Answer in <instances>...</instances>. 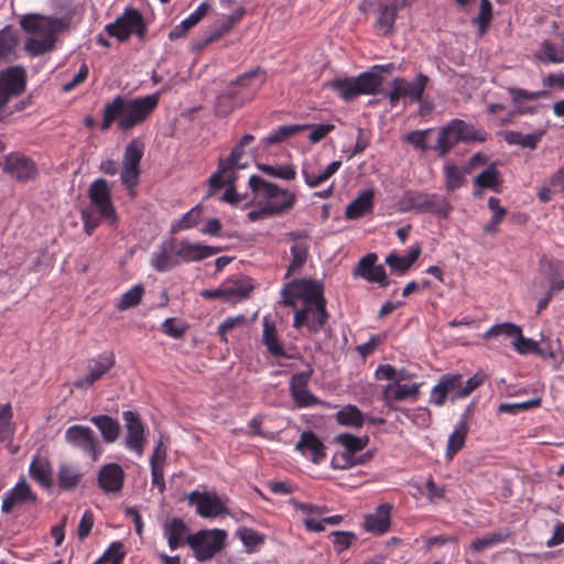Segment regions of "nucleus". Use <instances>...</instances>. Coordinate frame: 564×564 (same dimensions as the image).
Here are the masks:
<instances>
[{"label": "nucleus", "instance_id": "obj_24", "mask_svg": "<svg viewBox=\"0 0 564 564\" xmlns=\"http://www.w3.org/2000/svg\"><path fill=\"white\" fill-rule=\"evenodd\" d=\"M295 449L303 455L311 454V460L314 464H319L326 456L325 445L313 431H304L301 434Z\"/></svg>", "mask_w": 564, "mask_h": 564}, {"label": "nucleus", "instance_id": "obj_38", "mask_svg": "<svg viewBox=\"0 0 564 564\" xmlns=\"http://www.w3.org/2000/svg\"><path fill=\"white\" fill-rule=\"evenodd\" d=\"M508 93L511 96L512 102L514 104L516 112L517 113H533L535 110V107L533 106H523L519 101L521 99H528V100H536L539 98H543L547 96V93L545 90H538V91H528L522 88L517 87H509Z\"/></svg>", "mask_w": 564, "mask_h": 564}, {"label": "nucleus", "instance_id": "obj_35", "mask_svg": "<svg viewBox=\"0 0 564 564\" xmlns=\"http://www.w3.org/2000/svg\"><path fill=\"white\" fill-rule=\"evenodd\" d=\"M245 13L246 9L243 7H239L232 14L226 15L223 19L216 21L213 30L210 31V34L205 40L204 44L212 43L225 33L229 32L232 26L243 18Z\"/></svg>", "mask_w": 564, "mask_h": 564}, {"label": "nucleus", "instance_id": "obj_29", "mask_svg": "<svg viewBox=\"0 0 564 564\" xmlns=\"http://www.w3.org/2000/svg\"><path fill=\"white\" fill-rule=\"evenodd\" d=\"M225 302L237 303L249 296L253 290L252 284L245 279H228L223 283Z\"/></svg>", "mask_w": 564, "mask_h": 564}, {"label": "nucleus", "instance_id": "obj_43", "mask_svg": "<svg viewBox=\"0 0 564 564\" xmlns=\"http://www.w3.org/2000/svg\"><path fill=\"white\" fill-rule=\"evenodd\" d=\"M505 141L510 145H520L522 148L535 149L538 142L543 135V131H534L532 133L523 134L519 131H503L501 132Z\"/></svg>", "mask_w": 564, "mask_h": 564}, {"label": "nucleus", "instance_id": "obj_37", "mask_svg": "<svg viewBox=\"0 0 564 564\" xmlns=\"http://www.w3.org/2000/svg\"><path fill=\"white\" fill-rule=\"evenodd\" d=\"M208 10L209 4L207 2H202L193 13H191L170 32L169 37L171 40H176L185 36L186 33L207 14Z\"/></svg>", "mask_w": 564, "mask_h": 564}, {"label": "nucleus", "instance_id": "obj_22", "mask_svg": "<svg viewBox=\"0 0 564 564\" xmlns=\"http://www.w3.org/2000/svg\"><path fill=\"white\" fill-rule=\"evenodd\" d=\"M123 481V469L116 463L102 466L98 473V484L107 494L119 492L122 489Z\"/></svg>", "mask_w": 564, "mask_h": 564}, {"label": "nucleus", "instance_id": "obj_63", "mask_svg": "<svg viewBox=\"0 0 564 564\" xmlns=\"http://www.w3.org/2000/svg\"><path fill=\"white\" fill-rule=\"evenodd\" d=\"M123 549V544L119 541L112 542L108 549L104 552V554L95 561L93 564H120L126 555Z\"/></svg>", "mask_w": 564, "mask_h": 564}, {"label": "nucleus", "instance_id": "obj_41", "mask_svg": "<svg viewBox=\"0 0 564 564\" xmlns=\"http://www.w3.org/2000/svg\"><path fill=\"white\" fill-rule=\"evenodd\" d=\"M335 419L339 425L359 429L366 422V415L355 404L343 406L336 414Z\"/></svg>", "mask_w": 564, "mask_h": 564}, {"label": "nucleus", "instance_id": "obj_10", "mask_svg": "<svg viewBox=\"0 0 564 564\" xmlns=\"http://www.w3.org/2000/svg\"><path fill=\"white\" fill-rule=\"evenodd\" d=\"M106 31L109 35L123 42L128 40L131 34L143 37L147 32V25L142 14L137 9L128 8L115 22L106 25Z\"/></svg>", "mask_w": 564, "mask_h": 564}, {"label": "nucleus", "instance_id": "obj_46", "mask_svg": "<svg viewBox=\"0 0 564 564\" xmlns=\"http://www.w3.org/2000/svg\"><path fill=\"white\" fill-rule=\"evenodd\" d=\"M307 127V123L280 126L278 129H275L265 138H263L262 142L265 147L283 142L291 138L292 135H295L296 133L306 130Z\"/></svg>", "mask_w": 564, "mask_h": 564}, {"label": "nucleus", "instance_id": "obj_1", "mask_svg": "<svg viewBox=\"0 0 564 564\" xmlns=\"http://www.w3.org/2000/svg\"><path fill=\"white\" fill-rule=\"evenodd\" d=\"M161 98V91L137 98H126L117 95L105 104L100 130L108 131L116 122L122 132L144 123L155 111Z\"/></svg>", "mask_w": 564, "mask_h": 564}, {"label": "nucleus", "instance_id": "obj_54", "mask_svg": "<svg viewBox=\"0 0 564 564\" xmlns=\"http://www.w3.org/2000/svg\"><path fill=\"white\" fill-rule=\"evenodd\" d=\"M469 170L462 171L456 164H447L444 167L445 187L448 192H454L465 183V174Z\"/></svg>", "mask_w": 564, "mask_h": 564}, {"label": "nucleus", "instance_id": "obj_27", "mask_svg": "<svg viewBox=\"0 0 564 564\" xmlns=\"http://www.w3.org/2000/svg\"><path fill=\"white\" fill-rule=\"evenodd\" d=\"M375 191L364 189L360 194L346 206L345 217L347 219H358L373 209Z\"/></svg>", "mask_w": 564, "mask_h": 564}, {"label": "nucleus", "instance_id": "obj_44", "mask_svg": "<svg viewBox=\"0 0 564 564\" xmlns=\"http://www.w3.org/2000/svg\"><path fill=\"white\" fill-rule=\"evenodd\" d=\"M18 43V36L11 25L0 30V64L12 59Z\"/></svg>", "mask_w": 564, "mask_h": 564}, {"label": "nucleus", "instance_id": "obj_15", "mask_svg": "<svg viewBox=\"0 0 564 564\" xmlns=\"http://www.w3.org/2000/svg\"><path fill=\"white\" fill-rule=\"evenodd\" d=\"M378 256L373 252L362 257L352 271V275L364 278L370 283H378L381 288L389 285L386 270L383 265H377Z\"/></svg>", "mask_w": 564, "mask_h": 564}, {"label": "nucleus", "instance_id": "obj_31", "mask_svg": "<svg viewBox=\"0 0 564 564\" xmlns=\"http://www.w3.org/2000/svg\"><path fill=\"white\" fill-rule=\"evenodd\" d=\"M89 421L99 430L102 440L106 443H113L120 435L119 422L107 414L94 415Z\"/></svg>", "mask_w": 564, "mask_h": 564}, {"label": "nucleus", "instance_id": "obj_3", "mask_svg": "<svg viewBox=\"0 0 564 564\" xmlns=\"http://www.w3.org/2000/svg\"><path fill=\"white\" fill-rule=\"evenodd\" d=\"M20 25L26 32L43 34L41 39H28L24 44L30 55L40 56L54 50L57 33L68 28V21L30 13L21 19Z\"/></svg>", "mask_w": 564, "mask_h": 564}, {"label": "nucleus", "instance_id": "obj_56", "mask_svg": "<svg viewBox=\"0 0 564 564\" xmlns=\"http://www.w3.org/2000/svg\"><path fill=\"white\" fill-rule=\"evenodd\" d=\"M144 153V143L141 139H132L124 149L122 164L140 167V162Z\"/></svg>", "mask_w": 564, "mask_h": 564}, {"label": "nucleus", "instance_id": "obj_20", "mask_svg": "<svg viewBox=\"0 0 564 564\" xmlns=\"http://www.w3.org/2000/svg\"><path fill=\"white\" fill-rule=\"evenodd\" d=\"M421 383H400L398 380L393 382H389L382 389V400L390 408L394 409L392 405L393 401H404L411 399L413 401L419 399L420 395Z\"/></svg>", "mask_w": 564, "mask_h": 564}, {"label": "nucleus", "instance_id": "obj_13", "mask_svg": "<svg viewBox=\"0 0 564 564\" xmlns=\"http://www.w3.org/2000/svg\"><path fill=\"white\" fill-rule=\"evenodd\" d=\"M462 375L460 373H445L438 382L432 388L430 395V403L436 406L445 404L447 398L453 402L463 399L462 392Z\"/></svg>", "mask_w": 564, "mask_h": 564}, {"label": "nucleus", "instance_id": "obj_5", "mask_svg": "<svg viewBox=\"0 0 564 564\" xmlns=\"http://www.w3.org/2000/svg\"><path fill=\"white\" fill-rule=\"evenodd\" d=\"M227 532L223 529H203L186 536V544L193 550L195 558L210 561L226 546Z\"/></svg>", "mask_w": 564, "mask_h": 564}, {"label": "nucleus", "instance_id": "obj_60", "mask_svg": "<svg viewBox=\"0 0 564 564\" xmlns=\"http://www.w3.org/2000/svg\"><path fill=\"white\" fill-rule=\"evenodd\" d=\"M508 533L505 532H492L484 535L482 538L476 539L471 542L470 549L474 552H481L488 547L506 542Z\"/></svg>", "mask_w": 564, "mask_h": 564}, {"label": "nucleus", "instance_id": "obj_55", "mask_svg": "<svg viewBox=\"0 0 564 564\" xmlns=\"http://www.w3.org/2000/svg\"><path fill=\"white\" fill-rule=\"evenodd\" d=\"M292 259L288 267L286 278L293 272L299 271L308 258V245L306 242H296L290 249Z\"/></svg>", "mask_w": 564, "mask_h": 564}, {"label": "nucleus", "instance_id": "obj_4", "mask_svg": "<svg viewBox=\"0 0 564 564\" xmlns=\"http://www.w3.org/2000/svg\"><path fill=\"white\" fill-rule=\"evenodd\" d=\"M388 67L389 65H377L371 70L364 72L356 77L330 80L328 86L346 101L360 95H372L377 93L382 84L383 77L380 72L386 70Z\"/></svg>", "mask_w": 564, "mask_h": 564}, {"label": "nucleus", "instance_id": "obj_14", "mask_svg": "<svg viewBox=\"0 0 564 564\" xmlns=\"http://www.w3.org/2000/svg\"><path fill=\"white\" fill-rule=\"evenodd\" d=\"M187 501L196 506V513L202 518H217L229 513L216 492L194 490L187 495Z\"/></svg>", "mask_w": 564, "mask_h": 564}, {"label": "nucleus", "instance_id": "obj_39", "mask_svg": "<svg viewBox=\"0 0 564 564\" xmlns=\"http://www.w3.org/2000/svg\"><path fill=\"white\" fill-rule=\"evenodd\" d=\"M421 253L420 246L412 247L408 254L398 256L397 253H390L386 258V263L390 267L391 270L398 272L399 274L405 273L419 259Z\"/></svg>", "mask_w": 564, "mask_h": 564}, {"label": "nucleus", "instance_id": "obj_7", "mask_svg": "<svg viewBox=\"0 0 564 564\" xmlns=\"http://www.w3.org/2000/svg\"><path fill=\"white\" fill-rule=\"evenodd\" d=\"M282 297L283 303L288 306H295L296 299H301L303 304L327 303L324 296L323 284L312 279L291 281L282 290Z\"/></svg>", "mask_w": 564, "mask_h": 564}, {"label": "nucleus", "instance_id": "obj_21", "mask_svg": "<svg viewBox=\"0 0 564 564\" xmlns=\"http://www.w3.org/2000/svg\"><path fill=\"white\" fill-rule=\"evenodd\" d=\"M115 365V355L111 351L104 352L94 359L93 365L89 367L88 373L75 381V387L87 388L91 387L99 380L106 372H108Z\"/></svg>", "mask_w": 564, "mask_h": 564}, {"label": "nucleus", "instance_id": "obj_19", "mask_svg": "<svg viewBox=\"0 0 564 564\" xmlns=\"http://www.w3.org/2000/svg\"><path fill=\"white\" fill-rule=\"evenodd\" d=\"M264 72L257 67L256 69L238 76L228 87L238 90L240 98H243V101L246 102L254 97L259 87L264 82Z\"/></svg>", "mask_w": 564, "mask_h": 564}, {"label": "nucleus", "instance_id": "obj_12", "mask_svg": "<svg viewBox=\"0 0 564 564\" xmlns=\"http://www.w3.org/2000/svg\"><path fill=\"white\" fill-rule=\"evenodd\" d=\"M122 419L127 431L124 446L141 456L147 443L145 426L141 416L138 412L127 410L122 412Z\"/></svg>", "mask_w": 564, "mask_h": 564}, {"label": "nucleus", "instance_id": "obj_59", "mask_svg": "<svg viewBox=\"0 0 564 564\" xmlns=\"http://www.w3.org/2000/svg\"><path fill=\"white\" fill-rule=\"evenodd\" d=\"M257 167L263 172L264 174L281 178L285 181H292L296 176V172L293 165L285 164V165H270V164H258Z\"/></svg>", "mask_w": 564, "mask_h": 564}, {"label": "nucleus", "instance_id": "obj_18", "mask_svg": "<svg viewBox=\"0 0 564 564\" xmlns=\"http://www.w3.org/2000/svg\"><path fill=\"white\" fill-rule=\"evenodd\" d=\"M177 239L171 238L161 242L158 251L152 254L150 264L158 272H167L181 263L177 252Z\"/></svg>", "mask_w": 564, "mask_h": 564}, {"label": "nucleus", "instance_id": "obj_45", "mask_svg": "<svg viewBox=\"0 0 564 564\" xmlns=\"http://www.w3.org/2000/svg\"><path fill=\"white\" fill-rule=\"evenodd\" d=\"M429 193L419 191H406L398 202L401 212H416L422 213L425 202L429 198Z\"/></svg>", "mask_w": 564, "mask_h": 564}, {"label": "nucleus", "instance_id": "obj_6", "mask_svg": "<svg viewBox=\"0 0 564 564\" xmlns=\"http://www.w3.org/2000/svg\"><path fill=\"white\" fill-rule=\"evenodd\" d=\"M248 184L254 193L256 198L261 199L263 205L273 204L278 206H286L279 213V216L285 214L295 205L296 196L294 193H291L285 188H281L276 184L270 183L259 175H251Z\"/></svg>", "mask_w": 564, "mask_h": 564}, {"label": "nucleus", "instance_id": "obj_58", "mask_svg": "<svg viewBox=\"0 0 564 564\" xmlns=\"http://www.w3.org/2000/svg\"><path fill=\"white\" fill-rule=\"evenodd\" d=\"M236 534L249 553L254 552L259 545L264 543V535L248 527L239 528Z\"/></svg>", "mask_w": 564, "mask_h": 564}, {"label": "nucleus", "instance_id": "obj_52", "mask_svg": "<svg viewBox=\"0 0 564 564\" xmlns=\"http://www.w3.org/2000/svg\"><path fill=\"white\" fill-rule=\"evenodd\" d=\"M335 442L343 445L344 448L356 456V454L367 447L369 436H356L350 433H341L335 437Z\"/></svg>", "mask_w": 564, "mask_h": 564}, {"label": "nucleus", "instance_id": "obj_25", "mask_svg": "<svg viewBox=\"0 0 564 564\" xmlns=\"http://www.w3.org/2000/svg\"><path fill=\"white\" fill-rule=\"evenodd\" d=\"M187 530V524L182 518L174 517L164 522L163 533L171 550H176L186 544V538L184 536Z\"/></svg>", "mask_w": 564, "mask_h": 564}, {"label": "nucleus", "instance_id": "obj_50", "mask_svg": "<svg viewBox=\"0 0 564 564\" xmlns=\"http://www.w3.org/2000/svg\"><path fill=\"white\" fill-rule=\"evenodd\" d=\"M488 207L492 212V216L484 226V232L496 235L499 231V225L503 220L507 210L500 205V199L494 196L489 197Z\"/></svg>", "mask_w": 564, "mask_h": 564}, {"label": "nucleus", "instance_id": "obj_32", "mask_svg": "<svg viewBox=\"0 0 564 564\" xmlns=\"http://www.w3.org/2000/svg\"><path fill=\"white\" fill-rule=\"evenodd\" d=\"M242 167L243 165L241 164H230L227 171H225L224 173H219L218 164L217 171L214 174H212V176L208 180L209 191L207 193V197L213 196L216 189L223 188L224 186L236 185V182L238 180L237 171Z\"/></svg>", "mask_w": 564, "mask_h": 564}, {"label": "nucleus", "instance_id": "obj_36", "mask_svg": "<svg viewBox=\"0 0 564 564\" xmlns=\"http://www.w3.org/2000/svg\"><path fill=\"white\" fill-rule=\"evenodd\" d=\"M462 142L457 128L452 120L446 127L442 128L435 145L440 156H445L457 143Z\"/></svg>", "mask_w": 564, "mask_h": 564}, {"label": "nucleus", "instance_id": "obj_11", "mask_svg": "<svg viewBox=\"0 0 564 564\" xmlns=\"http://www.w3.org/2000/svg\"><path fill=\"white\" fill-rule=\"evenodd\" d=\"M326 304H303L301 308L294 313L293 327H306L310 334H317L325 329V325L329 318Z\"/></svg>", "mask_w": 564, "mask_h": 564}, {"label": "nucleus", "instance_id": "obj_47", "mask_svg": "<svg viewBox=\"0 0 564 564\" xmlns=\"http://www.w3.org/2000/svg\"><path fill=\"white\" fill-rule=\"evenodd\" d=\"M58 486L63 490L75 489L83 478L78 468L68 464H62L58 468Z\"/></svg>", "mask_w": 564, "mask_h": 564}, {"label": "nucleus", "instance_id": "obj_28", "mask_svg": "<svg viewBox=\"0 0 564 564\" xmlns=\"http://www.w3.org/2000/svg\"><path fill=\"white\" fill-rule=\"evenodd\" d=\"M403 3L404 0H379V15L376 24L379 29L384 30V33L392 30L398 10Z\"/></svg>", "mask_w": 564, "mask_h": 564}, {"label": "nucleus", "instance_id": "obj_51", "mask_svg": "<svg viewBox=\"0 0 564 564\" xmlns=\"http://www.w3.org/2000/svg\"><path fill=\"white\" fill-rule=\"evenodd\" d=\"M521 327L517 324L505 322L500 324H495L487 332L484 333V339L497 338L499 336H505L506 338H510L511 341H516L517 337L521 332Z\"/></svg>", "mask_w": 564, "mask_h": 564}, {"label": "nucleus", "instance_id": "obj_30", "mask_svg": "<svg viewBox=\"0 0 564 564\" xmlns=\"http://www.w3.org/2000/svg\"><path fill=\"white\" fill-rule=\"evenodd\" d=\"M469 431V424L464 414L460 420L457 422L454 431L449 435L446 444V457L447 459H453V457L464 447L466 436Z\"/></svg>", "mask_w": 564, "mask_h": 564}, {"label": "nucleus", "instance_id": "obj_64", "mask_svg": "<svg viewBox=\"0 0 564 564\" xmlns=\"http://www.w3.org/2000/svg\"><path fill=\"white\" fill-rule=\"evenodd\" d=\"M540 269L545 274L546 280L564 278V261L562 260L543 257L540 260Z\"/></svg>", "mask_w": 564, "mask_h": 564}, {"label": "nucleus", "instance_id": "obj_8", "mask_svg": "<svg viewBox=\"0 0 564 564\" xmlns=\"http://www.w3.org/2000/svg\"><path fill=\"white\" fill-rule=\"evenodd\" d=\"M64 438L70 447L88 455L93 462H97L102 453L101 444L89 426L70 425L66 429Z\"/></svg>", "mask_w": 564, "mask_h": 564}, {"label": "nucleus", "instance_id": "obj_42", "mask_svg": "<svg viewBox=\"0 0 564 564\" xmlns=\"http://www.w3.org/2000/svg\"><path fill=\"white\" fill-rule=\"evenodd\" d=\"M177 252L181 262H198L205 260L204 245L199 242H191L187 239L177 240Z\"/></svg>", "mask_w": 564, "mask_h": 564}, {"label": "nucleus", "instance_id": "obj_49", "mask_svg": "<svg viewBox=\"0 0 564 564\" xmlns=\"http://www.w3.org/2000/svg\"><path fill=\"white\" fill-rule=\"evenodd\" d=\"M429 77L422 73L417 74L413 82L409 83L403 78L402 91L404 96L410 99L411 102H419L422 99Z\"/></svg>", "mask_w": 564, "mask_h": 564}, {"label": "nucleus", "instance_id": "obj_57", "mask_svg": "<svg viewBox=\"0 0 564 564\" xmlns=\"http://www.w3.org/2000/svg\"><path fill=\"white\" fill-rule=\"evenodd\" d=\"M500 184L499 172L496 165L492 163L478 174L474 180V185L478 188H492L498 192Z\"/></svg>", "mask_w": 564, "mask_h": 564}, {"label": "nucleus", "instance_id": "obj_16", "mask_svg": "<svg viewBox=\"0 0 564 564\" xmlns=\"http://www.w3.org/2000/svg\"><path fill=\"white\" fill-rule=\"evenodd\" d=\"M37 503V496L33 492L24 478L20 479L10 490L3 495L1 511L9 514L15 507Z\"/></svg>", "mask_w": 564, "mask_h": 564}, {"label": "nucleus", "instance_id": "obj_53", "mask_svg": "<svg viewBox=\"0 0 564 564\" xmlns=\"http://www.w3.org/2000/svg\"><path fill=\"white\" fill-rule=\"evenodd\" d=\"M454 123L457 128L462 142L479 141L484 142L487 140V132L484 130L476 129L473 124L465 122L460 119H454Z\"/></svg>", "mask_w": 564, "mask_h": 564}, {"label": "nucleus", "instance_id": "obj_23", "mask_svg": "<svg viewBox=\"0 0 564 564\" xmlns=\"http://www.w3.org/2000/svg\"><path fill=\"white\" fill-rule=\"evenodd\" d=\"M391 510L389 503L379 505L373 513L365 517V530L377 535L386 533L391 524Z\"/></svg>", "mask_w": 564, "mask_h": 564}, {"label": "nucleus", "instance_id": "obj_62", "mask_svg": "<svg viewBox=\"0 0 564 564\" xmlns=\"http://www.w3.org/2000/svg\"><path fill=\"white\" fill-rule=\"evenodd\" d=\"M561 351L560 339H551L544 337L541 334V340L539 341L538 356L543 359H552L556 360L558 357V352Z\"/></svg>", "mask_w": 564, "mask_h": 564}, {"label": "nucleus", "instance_id": "obj_61", "mask_svg": "<svg viewBox=\"0 0 564 564\" xmlns=\"http://www.w3.org/2000/svg\"><path fill=\"white\" fill-rule=\"evenodd\" d=\"M202 219V207L200 205H196L191 210L185 213L183 217L172 226V232H176L180 230H187L196 227Z\"/></svg>", "mask_w": 564, "mask_h": 564}, {"label": "nucleus", "instance_id": "obj_9", "mask_svg": "<svg viewBox=\"0 0 564 564\" xmlns=\"http://www.w3.org/2000/svg\"><path fill=\"white\" fill-rule=\"evenodd\" d=\"M28 84V74L23 66L13 65L0 70V111L11 99L21 96Z\"/></svg>", "mask_w": 564, "mask_h": 564}, {"label": "nucleus", "instance_id": "obj_26", "mask_svg": "<svg viewBox=\"0 0 564 564\" xmlns=\"http://www.w3.org/2000/svg\"><path fill=\"white\" fill-rule=\"evenodd\" d=\"M30 477L40 486L50 489L53 486V470L50 460L41 455H35L29 467Z\"/></svg>", "mask_w": 564, "mask_h": 564}, {"label": "nucleus", "instance_id": "obj_33", "mask_svg": "<svg viewBox=\"0 0 564 564\" xmlns=\"http://www.w3.org/2000/svg\"><path fill=\"white\" fill-rule=\"evenodd\" d=\"M243 104V98H240L239 91L228 87L226 91L217 96L215 113L219 117H226L231 113L236 107H240Z\"/></svg>", "mask_w": 564, "mask_h": 564}, {"label": "nucleus", "instance_id": "obj_48", "mask_svg": "<svg viewBox=\"0 0 564 564\" xmlns=\"http://www.w3.org/2000/svg\"><path fill=\"white\" fill-rule=\"evenodd\" d=\"M427 197L421 214L430 213L440 218H447L452 212V206L447 199L435 193H429Z\"/></svg>", "mask_w": 564, "mask_h": 564}, {"label": "nucleus", "instance_id": "obj_40", "mask_svg": "<svg viewBox=\"0 0 564 564\" xmlns=\"http://www.w3.org/2000/svg\"><path fill=\"white\" fill-rule=\"evenodd\" d=\"M534 58L542 64H562L564 63V51L555 43L544 40L534 53Z\"/></svg>", "mask_w": 564, "mask_h": 564}, {"label": "nucleus", "instance_id": "obj_34", "mask_svg": "<svg viewBox=\"0 0 564 564\" xmlns=\"http://www.w3.org/2000/svg\"><path fill=\"white\" fill-rule=\"evenodd\" d=\"M262 343L265 345L267 350L273 357L289 358L283 346L279 341L276 327L274 323L269 319V317L263 318Z\"/></svg>", "mask_w": 564, "mask_h": 564}, {"label": "nucleus", "instance_id": "obj_2", "mask_svg": "<svg viewBox=\"0 0 564 564\" xmlns=\"http://www.w3.org/2000/svg\"><path fill=\"white\" fill-rule=\"evenodd\" d=\"M89 206L82 210L84 230L91 236L101 221L115 226L118 215L111 200V188L105 178L95 180L88 188Z\"/></svg>", "mask_w": 564, "mask_h": 564}, {"label": "nucleus", "instance_id": "obj_17", "mask_svg": "<svg viewBox=\"0 0 564 564\" xmlns=\"http://www.w3.org/2000/svg\"><path fill=\"white\" fill-rule=\"evenodd\" d=\"M3 171L18 181H30L36 177L37 169L35 163L21 154L11 153L4 158Z\"/></svg>", "mask_w": 564, "mask_h": 564}]
</instances>
